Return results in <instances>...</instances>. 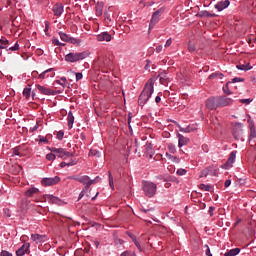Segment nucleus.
<instances>
[{"label":"nucleus","mask_w":256,"mask_h":256,"mask_svg":"<svg viewBox=\"0 0 256 256\" xmlns=\"http://www.w3.org/2000/svg\"><path fill=\"white\" fill-rule=\"evenodd\" d=\"M89 57V52H70L65 56V61L67 63H77V61H83V59H87Z\"/></svg>","instance_id":"f257e3e1"},{"label":"nucleus","mask_w":256,"mask_h":256,"mask_svg":"<svg viewBox=\"0 0 256 256\" xmlns=\"http://www.w3.org/2000/svg\"><path fill=\"white\" fill-rule=\"evenodd\" d=\"M142 191L146 197H154V195L157 194V184L151 181H143Z\"/></svg>","instance_id":"f03ea898"},{"label":"nucleus","mask_w":256,"mask_h":256,"mask_svg":"<svg viewBox=\"0 0 256 256\" xmlns=\"http://www.w3.org/2000/svg\"><path fill=\"white\" fill-rule=\"evenodd\" d=\"M154 85H155V80L153 79L148 80L142 93L140 94V97H151V95H153Z\"/></svg>","instance_id":"7ed1b4c3"},{"label":"nucleus","mask_w":256,"mask_h":256,"mask_svg":"<svg viewBox=\"0 0 256 256\" xmlns=\"http://www.w3.org/2000/svg\"><path fill=\"white\" fill-rule=\"evenodd\" d=\"M164 11L165 10L163 8H160L152 14V18H151L150 24H149V31H151V29H153V27H155V25H157V23H159V21L161 19V15H163Z\"/></svg>","instance_id":"20e7f679"},{"label":"nucleus","mask_w":256,"mask_h":256,"mask_svg":"<svg viewBox=\"0 0 256 256\" xmlns=\"http://www.w3.org/2000/svg\"><path fill=\"white\" fill-rule=\"evenodd\" d=\"M36 89H38L39 93H41V95H56L57 93H59V91H56L54 89H51L49 87L46 86H41V85H36Z\"/></svg>","instance_id":"39448f33"},{"label":"nucleus","mask_w":256,"mask_h":256,"mask_svg":"<svg viewBox=\"0 0 256 256\" xmlns=\"http://www.w3.org/2000/svg\"><path fill=\"white\" fill-rule=\"evenodd\" d=\"M52 153L57 154L58 157L62 158V159H67L72 157V154L69 153L68 151L62 149V148H52V150H50Z\"/></svg>","instance_id":"423d86ee"},{"label":"nucleus","mask_w":256,"mask_h":256,"mask_svg":"<svg viewBox=\"0 0 256 256\" xmlns=\"http://www.w3.org/2000/svg\"><path fill=\"white\" fill-rule=\"evenodd\" d=\"M59 182L60 178L58 176H55L53 178H43L41 180L42 185L46 187L57 185Z\"/></svg>","instance_id":"0eeeda50"},{"label":"nucleus","mask_w":256,"mask_h":256,"mask_svg":"<svg viewBox=\"0 0 256 256\" xmlns=\"http://www.w3.org/2000/svg\"><path fill=\"white\" fill-rule=\"evenodd\" d=\"M241 135H243V124L235 123L233 126V136L236 140H240Z\"/></svg>","instance_id":"6e6552de"},{"label":"nucleus","mask_w":256,"mask_h":256,"mask_svg":"<svg viewBox=\"0 0 256 256\" xmlns=\"http://www.w3.org/2000/svg\"><path fill=\"white\" fill-rule=\"evenodd\" d=\"M212 99H217L219 107H225L231 105L233 100L226 97H213Z\"/></svg>","instance_id":"1a4fd4ad"},{"label":"nucleus","mask_w":256,"mask_h":256,"mask_svg":"<svg viewBox=\"0 0 256 256\" xmlns=\"http://www.w3.org/2000/svg\"><path fill=\"white\" fill-rule=\"evenodd\" d=\"M55 69L53 68H49L47 70H45L44 72H42L41 74L38 75V79H49V77H55Z\"/></svg>","instance_id":"9d476101"},{"label":"nucleus","mask_w":256,"mask_h":256,"mask_svg":"<svg viewBox=\"0 0 256 256\" xmlns=\"http://www.w3.org/2000/svg\"><path fill=\"white\" fill-rule=\"evenodd\" d=\"M229 5H231V1L221 0L215 4L214 8L217 9V11H224V9H227Z\"/></svg>","instance_id":"9b49d317"},{"label":"nucleus","mask_w":256,"mask_h":256,"mask_svg":"<svg viewBox=\"0 0 256 256\" xmlns=\"http://www.w3.org/2000/svg\"><path fill=\"white\" fill-rule=\"evenodd\" d=\"M206 107L209 109V110H215L217 109L219 106V102L217 99H213V97L209 98L206 100Z\"/></svg>","instance_id":"f8f14e48"},{"label":"nucleus","mask_w":256,"mask_h":256,"mask_svg":"<svg viewBox=\"0 0 256 256\" xmlns=\"http://www.w3.org/2000/svg\"><path fill=\"white\" fill-rule=\"evenodd\" d=\"M96 39L100 42L106 41V43H109L113 39V37L111 36V34H109V32H102L96 36Z\"/></svg>","instance_id":"ddd939ff"},{"label":"nucleus","mask_w":256,"mask_h":256,"mask_svg":"<svg viewBox=\"0 0 256 256\" xmlns=\"http://www.w3.org/2000/svg\"><path fill=\"white\" fill-rule=\"evenodd\" d=\"M236 157H237V151H232L230 154H229V157H228V160L226 162V164L224 165L225 166V169H229L232 167V164L234 163V161L236 160Z\"/></svg>","instance_id":"4468645a"},{"label":"nucleus","mask_w":256,"mask_h":256,"mask_svg":"<svg viewBox=\"0 0 256 256\" xmlns=\"http://www.w3.org/2000/svg\"><path fill=\"white\" fill-rule=\"evenodd\" d=\"M64 7L63 4L57 3L53 6V13L55 17H61L63 15Z\"/></svg>","instance_id":"2eb2a0df"},{"label":"nucleus","mask_w":256,"mask_h":256,"mask_svg":"<svg viewBox=\"0 0 256 256\" xmlns=\"http://www.w3.org/2000/svg\"><path fill=\"white\" fill-rule=\"evenodd\" d=\"M31 240H33L36 244L44 243L47 241L46 235L33 234L31 236Z\"/></svg>","instance_id":"dca6fc26"},{"label":"nucleus","mask_w":256,"mask_h":256,"mask_svg":"<svg viewBox=\"0 0 256 256\" xmlns=\"http://www.w3.org/2000/svg\"><path fill=\"white\" fill-rule=\"evenodd\" d=\"M30 243H24L20 249L16 251L17 256H24L25 253L29 252Z\"/></svg>","instance_id":"f3484780"},{"label":"nucleus","mask_w":256,"mask_h":256,"mask_svg":"<svg viewBox=\"0 0 256 256\" xmlns=\"http://www.w3.org/2000/svg\"><path fill=\"white\" fill-rule=\"evenodd\" d=\"M97 65L101 71H105L107 66L109 65V60L107 58H99L97 61Z\"/></svg>","instance_id":"a211bd4d"},{"label":"nucleus","mask_w":256,"mask_h":256,"mask_svg":"<svg viewBox=\"0 0 256 256\" xmlns=\"http://www.w3.org/2000/svg\"><path fill=\"white\" fill-rule=\"evenodd\" d=\"M189 142H190V139L188 137L178 134V147L179 148H181L183 146H187Z\"/></svg>","instance_id":"6ab92c4d"},{"label":"nucleus","mask_w":256,"mask_h":256,"mask_svg":"<svg viewBox=\"0 0 256 256\" xmlns=\"http://www.w3.org/2000/svg\"><path fill=\"white\" fill-rule=\"evenodd\" d=\"M43 197H45V201H48L49 203L57 204V205H61L62 204L60 198L54 197L53 195H45Z\"/></svg>","instance_id":"aec40b11"},{"label":"nucleus","mask_w":256,"mask_h":256,"mask_svg":"<svg viewBox=\"0 0 256 256\" xmlns=\"http://www.w3.org/2000/svg\"><path fill=\"white\" fill-rule=\"evenodd\" d=\"M158 77H159V81L162 85H167V83L169 81V77L167 76V72H165V71L160 72Z\"/></svg>","instance_id":"412c9836"},{"label":"nucleus","mask_w":256,"mask_h":256,"mask_svg":"<svg viewBox=\"0 0 256 256\" xmlns=\"http://www.w3.org/2000/svg\"><path fill=\"white\" fill-rule=\"evenodd\" d=\"M79 183L83 184V185H86L85 188L88 189V185H89V176L88 175H84V176H81L79 178H75Z\"/></svg>","instance_id":"4be33fe9"},{"label":"nucleus","mask_w":256,"mask_h":256,"mask_svg":"<svg viewBox=\"0 0 256 256\" xmlns=\"http://www.w3.org/2000/svg\"><path fill=\"white\" fill-rule=\"evenodd\" d=\"M39 193V189L36 187H31L30 189H28L25 192V196L26 197H34L35 195H37Z\"/></svg>","instance_id":"5701e85b"},{"label":"nucleus","mask_w":256,"mask_h":256,"mask_svg":"<svg viewBox=\"0 0 256 256\" xmlns=\"http://www.w3.org/2000/svg\"><path fill=\"white\" fill-rule=\"evenodd\" d=\"M95 11L97 17H101L103 15V2H98L95 6Z\"/></svg>","instance_id":"b1692460"},{"label":"nucleus","mask_w":256,"mask_h":256,"mask_svg":"<svg viewBox=\"0 0 256 256\" xmlns=\"http://www.w3.org/2000/svg\"><path fill=\"white\" fill-rule=\"evenodd\" d=\"M240 253V248H233L228 250L224 256H237Z\"/></svg>","instance_id":"393cba45"},{"label":"nucleus","mask_w":256,"mask_h":256,"mask_svg":"<svg viewBox=\"0 0 256 256\" xmlns=\"http://www.w3.org/2000/svg\"><path fill=\"white\" fill-rule=\"evenodd\" d=\"M59 37L64 43H69V41H71V37L63 32H59Z\"/></svg>","instance_id":"a878e982"},{"label":"nucleus","mask_w":256,"mask_h":256,"mask_svg":"<svg viewBox=\"0 0 256 256\" xmlns=\"http://www.w3.org/2000/svg\"><path fill=\"white\" fill-rule=\"evenodd\" d=\"M240 71H250V69H253V67H251L250 65H249V63L248 64H239V65H237L236 66Z\"/></svg>","instance_id":"bb28decb"},{"label":"nucleus","mask_w":256,"mask_h":256,"mask_svg":"<svg viewBox=\"0 0 256 256\" xmlns=\"http://www.w3.org/2000/svg\"><path fill=\"white\" fill-rule=\"evenodd\" d=\"M73 123H74V116L72 112L68 113V127L69 129L73 128Z\"/></svg>","instance_id":"cd10ccee"},{"label":"nucleus","mask_w":256,"mask_h":256,"mask_svg":"<svg viewBox=\"0 0 256 256\" xmlns=\"http://www.w3.org/2000/svg\"><path fill=\"white\" fill-rule=\"evenodd\" d=\"M9 46V40L2 38L0 39V49H7Z\"/></svg>","instance_id":"c85d7f7f"},{"label":"nucleus","mask_w":256,"mask_h":256,"mask_svg":"<svg viewBox=\"0 0 256 256\" xmlns=\"http://www.w3.org/2000/svg\"><path fill=\"white\" fill-rule=\"evenodd\" d=\"M108 183L111 187L112 190L115 189V186H114V177L112 176L111 172L108 171Z\"/></svg>","instance_id":"c756f323"},{"label":"nucleus","mask_w":256,"mask_h":256,"mask_svg":"<svg viewBox=\"0 0 256 256\" xmlns=\"http://www.w3.org/2000/svg\"><path fill=\"white\" fill-rule=\"evenodd\" d=\"M55 83L61 85L62 87H67V78L61 77L60 80H56Z\"/></svg>","instance_id":"7c9ffc66"},{"label":"nucleus","mask_w":256,"mask_h":256,"mask_svg":"<svg viewBox=\"0 0 256 256\" xmlns=\"http://www.w3.org/2000/svg\"><path fill=\"white\" fill-rule=\"evenodd\" d=\"M229 87H231V82H227L226 85L223 87V92L225 95H231V90H229Z\"/></svg>","instance_id":"2f4dec72"},{"label":"nucleus","mask_w":256,"mask_h":256,"mask_svg":"<svg viewBox=\"0 0 256 256\" xmlns=\"http://www.w3.org/2000/svg\"><path fill=\"white\" fill-rule=\"evenodd\" d=\"M100 180H101V178H100L99 176H97V177H96L95 179H93V180H90V179H89V182H88V189H89L90 186L99 183Z\"/></svg>","instance_id":"473e14b6"},{"label":"nucleus","mask_w":256,"mask_h":256,"mask_svg":"<svg viewBox=\"0 0 256 256\" xmlns=\"http://www.w3.org/2000/svg\"><path fill=\"white\" fill-rule=\"evenodd\" d=\"M199 189L202 190V191H212V186L205 185V184H200Z\"/></svg>","instance_id":"72a5a7b5"},{"label":"nucleus","mask_w":256,"mask_h":256,"mask_svg":"<svg viewBox=\"0 0 256 256\" xmlns=\"http://www.w3.org/2000/svg\"><path fill=\"white\" fill-rule=\"evenodd\" d=\"M104 20H105V23H107V25H111V15L107 12L104 13Z\"/></svg>","instance_id":"f704fd0d"},{"label":"nucleus","mask_w":256,"mask_h":256,"mask_svg":"<svg viewBox=\"0 0 256 256\" xmlns=\"http://www.w3.org/2000/svg\"><path fill=\"white\" fill-rule=\"evenodd\" d=\"M211 170L210 168H205L201 173H200V178L207 177L210 174Z\"/></svg>","instance_id":"c9c22d12"},{"label":"nucleus","mask_w":256,"mask_h":256,"mask_svg":"<svg viewBox=\"0 0 256 256\" xmlns=\"http://www.w3.org/2000/svg\"><path fill=\"white\" fill-rule=\"evenodd\" d=\"M70 73H71V75L76 76V81H81L83 79V73H81V72L75 73L74 71H71Z\"/></svg>","instance_id":"e433bc0d"},{"label":"nucleus","mask_w":256,"mask_h":256,"mask_svg":"<svg viewBox=\"0 0 256 256\" xmlns=\"http://www.w3.org/2000/svg\"><path fill=\"white\" fill-rule=\"evenodd\" d=\"M52 43H53V45H56L57 47H65V44H64V43H61V42L59 41V39H57V38H53V39H52Z\"/></svg>","instance_id":"4c0bfd02"},{"label":"nucleus","mask_w":256,"mask_h":256,"mask_svg":"<svg viewBox=\"0 0 256 256\" xmlns=\"http://www.w3.org/2000/svg\"><path fill=\"white\" fill-rule=\"evenodd\" d=\"M89 156H95L97 158H100L101 157V153L98 150H90Z\"/></svg>","instance_id":"58836bf2"},{"label":"nucleus","mask_w":256,"mask_h":256,"mask_svg":"<svg viewBox=\"0 0 256 256\" xmlns=\"http://www.w3.org/2000/svg\"><path fill=\"white\" fill-rule=\"evenodd\" d=\"M147 101H148V98H146V97H140V98L138 99V105H140L141 107H143V106L146 104Z\"/></svg>","instance_id":"ea45409f"},{"label":"nucleus","mask_w":256,"mask_h":256,"mask_svg":"<svg viewBox=\"0 0 256 256\" xmlns=\"http://www.w3.org/2000/svg\"><path fill=\"white\" fill-rule=\"evenodd\" d=\"M243 81H245V79L235 77V78L232 79V81H229V83H231V85H233V83H243Z\"/></svg>","instance_id":"a19ab883"},{"label":"nucleus","mask_w":256,"mask_h":256,"mask_svg":"<svg viewBox=\"0 0 256 256\" xmlns=\"http://www.w3.org/2000/svg\"><path fill=\"white\" fill-rule=\"evenodd\" d=\"M23 96L24 97H31V88H25L23 90Z\"/></svg>","instance_id":"79ce46f5"},{"label":"nucleus","mask_w":256,"mask_h":256,"mask_svg":"<svg viewBox=\"0 0 256 256\" xmlns=\"http://www.w3.org/2000/svg\"><path fill=\"white\" fill-rule=\"evenodd\" d=\"M176 173H177L178 176H184V175L187 174V170L179 168Z\"/></svg>","instance_id":"37998d69"},{"label":"nucleus","mask_w":256,"mask_h":256,"mask_svg":"<svg viewBox=\"0 0 256 256\" xmlns=\"http://www.w3.org/2000/svg\"><path fill=\"white\" fill-rule=\"evenodd\" d=\"M19 43H15L14 46L10 47L7 51H19Z\"/></svg>","instance_id":"c03bdc74"},{"label":"nucleus","mask_w":256,"mask_h":256,"mask_svg":"<svg viewBox=\"0 0 256 256\" xmlns=\"http://www.w3.org/2000/svg\"><path fill=\"white\" fill-rule=\"evenodd\" d=\"M168 149L170 153L172 154L176 153V148L174 144H168Z\"/></svg>","instance_id":"a18cd8bd"},{"label":"nucleus","mask_w":256,"mask_h":256,"mask_svg":"<svg viewBox=\"0 0 256 256\" xmlns=\"http://www.w3.org/2000/svg\"><path fill=\"white\" fill-rule=\"evenodd\" d=\"M179 131L184 132V133H190L191 131H193V129L190 128V126H187L185 128H180Z\"/></svg>","instance_id":"49530a36"},{"label":"nucleus","mask_w":256,"mask_h":256,"mask_svg":"<svg viewBox=\"0 0 256 256\" xmlns=\"http://www.w3.org/2000/svg\"><path fill=\"white\" fill-rule=\"evenodd\" d=\"M250 136L253 137V138L256 137L255 126L250 127Z\"/></svg>","instance_id":"de8ad7c7"},{"label":"nucleus","mask_w":256,"mask_h":256,"mask_svg":"<svg viewBox=\"0 0 256 256\" xmlns=\"http://www.w3.org/2000/svg\"><path fill=\"white\" fill-rule=\"evenodd\" d=\"M252 101H253V99H242V100H240V103H242L244 105H249Z\"/></svg>","instance_id":"09e8293b"},{"label":"nucleus","mask_w":256,"mask_h":256,"mask_svg":"<svg viewBox=\"0 0 256 256\" xmlns=\"http://www.w3.org/2000/svg\"><path fill=\"white\" fill-rule=\"evenodd\" d=\"M188 51H190V53H193V51H195V44L189 43L188 44Z\"/></svg>","instance_id":"8fccbe9b"},{"label":"nucleus","mask_w":256,"mask_h":256,"mask_svg":"<svg viewBox=\"0 0 256 256\" xmlns=\"http://www.w3.org/2000/svg\"><path fill=\"white\" fill-rule=\"evenodd\" d=\"M3 213L4 215L7 217V218H10L11 217V211L8 209V208H5L3 210Z\"/></svg>","instance_id":"3c124183"},{"label":"nucleus","mask_w":256,"mask_h":256,"mask_svg":"<svg viewBox=\"0 0 256 256\" xmlns=\"http://www.w3.org/2000/svg\"><path fill=\"white\" fill-rule=\"evenodd\" d=\"M120 256H136V254L130 251H126L122 253Z\"/></svg>","instance_id":"603ef678"},{"label":"nucleus","mask_w":256,"mask_h":256,"mask_svg":"<svg viewBox=\"0 0 256 256\" xmlns=\"http://www.w3.org/2000/svg\"><path fill=\"white\" fill-rule=\"evenodd\" d=\"M172 43H173V40H172L171 38H169V39L166 41L164 47L167 49V47H171Z\"/></svg>","instance_id":"864d4df0"},{"label":"nucleus","mask_w":256,"mask_h":256,"mask_svg":"<svg viewBox=\"0 0 256 256\" xmlns=\"http://www.w3.org/2000/svg\"><path fill=\"white\" fill-rule=\"evenodd\" d=\"M204 247L206 248V252H205L206 256H212L209 245L206 244Z\"/></svg>","instance_id":"5fc2aeb1"},{"label":"nucleus","mask_w":256,"mask_h":256,"mask_svg":"<svg viewBox=\"0 0 256 256\" xmlns=\"http://www.w3.org/2000/svg\"><path fill=\"white\" fill-rule=\"evenodd\" d=\"M63 138H64V132L58 131V132H57V139H58V140H62Z\"/></svg>","instance_id":"6e6d98bb"},{"label":"nucleus","mask_w":256,"mask_h":256,"mask_svg":"<svg viewBox=\"0 0 256 256\" xmlns=\"http://www.w3.org/2000/svg\"><path fill=\"white\" fill-rule=\"evenodd\" d=\"M0 256H13V254H10L8 251L3 250L2 252H0Z\"/></svg>","instance_id":"4d7b16f0"},{"label":"nucleus","mask_w":256,"mask_h":256,"mask_svg":"<svg viewBox=\"0 0 256 256\" xmlns=\"http://www.w3.org/2000/svg\"><path fill=\"white\" fill-rule=\"evenodd\" d=\"M46 159L51 161L55 159V155L53 153L47 154Z\"/></svg>","instance_id":"13d9d810"},{"label":"nucleus","mask_w":256,"mask_h":256,"mask_svg":"<svg viewBox=\"0 0 256 256\" xmlns=\"http://www.w3.org/2000/svg\"><path fill=\"white\" fill-rule=\"evenodd\" d=\"M219 75H218V73L217 72H214V73H212L210 76H209V79L210 80H213V79H216V77H218Z\"/></svg>","instance_id":"bf43d9fd"},{"label":"nucleus","mask_w":256,"mask_h":256,"mask_svg":"<svg viewBox=\"0 0 256 256\" xmlns=\"http://www.w3.org/2000/svg\"><path fill=\"white\" fill-rule=\"evenodd\" d=\"M19 150H20L19 147L14 148L13 149V155L19 156Z\"/></svg>","instance_id":"052dcab7"},{"label":"nucleus","mask_w":256,"mask_h":256,"mask_svg":"<svg viewBox=\"0 0 256 256\" xmlns=\"http://www.w3.org/2000/svg\"><path fill=\"white\" fill-rule=\"evenodd\" d=\"M163 51V45H159L156 47V53H161Z\"/></svg>","instance_id":"680f3d73"},{"label":"nucleus","mask_w":256,"mask_h":256,"mask_svg":"<svg viewBox=\"0 0 256 256\" xmlns=\"http://www.w3.org/2000/svg\"><path fill=\"white\" fill-rule=\"evenodd\" d=\"M213 211H215V207L211 206V207L208 209V213L210 214L211 217L213 216Z\"/></svg>","instance_id":"e2e57ef3"},{"label":"nucleus","mask_w":256,"mask_h":256,"mask_svg":"<svg viewBox=\"0 0 256 256\" xmlns=\"http://www.w3.org/2000/svg\"><path fill=\"white\" fill-rule=\"evenodd\" d=\"M248 123H249V128L255 127L254 121L251 118L248 119Z\"/></svg>","instance_id":"0e129e2a"},{"label":"nucleus","mask_w":256,"mask_h":256,"mask_svg":"<svg viewBox=\"0 0 256 256\" xmlns=\"http://www.w3.org/2000/svg\"><path fill=\"white\" fill-rule=\"evenodd\" d=\"M39 141L42 142V143H48V142H49V140H47L46 137H41V138L39 139Z\"/></svg>","instance_id":"69168bd1"},{"label":"nucleus","mask_w":256,"mask_h":256,"mask_svg":"<svg viewBox=\"0 0 256 256\" xmlns=\"http://www.w3.org/2000/svg\"><path fill=\"white\" fill-rule=\"evenodd\" d=\"M231 185V180H226L225 181V188H229Z\"/></svg>","instance_id":"338daca9"},{"label":"nucleus","mask_w":256,"mask_h":256,"mask_svg":"<svg viewBox=\"0 0 256 256\" xmlns=\"http://www.w3.org/2000/svg\"><path fill=\"white\" fill-rule=\"evenodd\" d=\"M134 244H135L136 247H138L139 250H141V246H140L139 242L136 239H134Z\"/></svg>","instance_id":"774afa93"}]
</instances>
